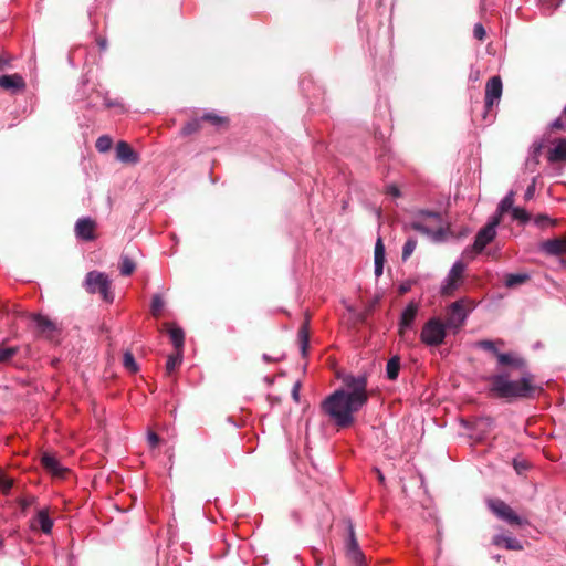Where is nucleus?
<instances>
[{"mask_svg": "<svg viewBox=\"0 0 566 566\" xmlns=\"http://www.w3.org/2000/svg\"><path fill=\"white\" fill-rule=\"evenodd\" d=\"M344 388L336 389L321 402V411L338 428H348L354 423V415L369 399L366 375H345Z\"/></svg>", "mask_w": 566, "mask_h": 566, "instance_id": "nucleus-1", "label": "nucleus"}, {"mask_svg": "<svg viewBox=\"0 0 566 566\" xmlns=\"http://www.w3.org/2000/svg\"><path fill=\"white\" fill-rule=\"evenodd\" d=\"M491 391L499 398H528L533 395V375L524 371L518 380H511L507 373H499L490 377Z\"/></svg>", "mask_w": 566, "mask_h": 566, "instance_id": "nucleus-2", "label": "nucleus"}, {"mask_svg": "<svg viewBox=\"0 0 566 566\" xmlns=\"http://www.w3.org/2000/svg\"><path fill=\"white\" fill-rule=\"evenodd\" d=\"M80 93L82 97L88 101V105L95 107L101 101L106 108H117L119 113H125L127 109L119 98H111L108 92L103 91L91 83L88 78L82 76Z\"/></svg>", "mask_w": 566, "mask_h": 566, "instance_id": "nucleus-3", "label": "nucleus"}, {"mask_svg": "<svg viewBox=\"0 0 566 566\" xmlns=\"http://www.w3.org/2000/svg\"><path fill=\"white\" fill-rule=\"evenodd\" d=\"M441 214L436 211L420 210L416 219L410 222V229L438 240L442 237Z\"/></svg>", "mask_w": 566, "mask_h": 566, "instance_id": "nucleus-4", "label": "nucleus"}, {"mask_svg": "<svg viewBox=\"0 0 566 566\" xmlns=\"http://www.w3.org/2000/svg\"><path fill=\"white\" fill-rule=\"evenodd\" d=\"M474 303L469 298H460L451 303L448 307V317L446 325L458 333L464 325L469 314L474 310Z\"/></svg>", "mask_w": 566, "mask_h": 566, "instance_id": "nucleus-5", "label": "nucleus"}, {"mask_svg": "<svg viewBox=\"0 0 566 566\" xmlns=\"http://www.w3.org/2000/svg\"><path fill=\"white\" fill-rule=\"evenodd\" d=\"M447 328L449 327L440 318L432 317L422 326L420 339L427 346L438 347L444 343Z\"/></svg>", "mask_w": 566, "mask_h": 566, "instance_id": "nucleus-6", "label": "nucleus"}, {"mask_svg": "<svg viewBox=\"0 0 566 566\" xmlns=\"http://www.w3.org/2000/svg\"><path fill=\"white\" fill-rule=\"evenodd\" d=\"M84 287L91 294L98 293L107 303H112L114 301V294L111 291V281L103 272H88L85 276Z\"/></svg>", "mask_w": 566, "mask_h": 566, "instance_id": "nucleus-7", "label": "nucleus"}, {"mask_svg": "<svg viewBox=\"0 0 566 566\" xmlns=\"http://www.w3.org/2000/svg\"><path fill=\"white\" fill-rule=\"evenodd\" d=\"M499 224L500 217L493 216L488 223L478 231L472 245L476 253H481L485 247L494 240Z\"/></svg>", "mask_w": 566, "mask_h": 566, "instance_id": "nucleus-8", "label": "nucleus"}, {"mask_svg": "<svg viewBox=\"0 0 566 566\" xmlns=\"http://www.w3.org/2000/svg\"><path fill=\"white\" fill-rule=\"evenodd\" d=\"M488 506L494 515L511 525H522L523 520L502 500L490 499Z\"/></svg>", "mask_w": 566, "mask_h": 566, "instance_id": "nucleus-9", "label": "nucleus"}, {"mask_svg": "<svg viewBox=\"0 0 566 566\" xmlns=\"http://www.w3.org/2000/svg\"><path fill=\"white\" fill-rule=\"evenodd\" d=\"M503 84L500 75L492 76L485 85V109L489 112L500 102Z\"/></svg>", "mask_w": 566, "mask_h": 566, "instance_id": "nucleus-10", "label": "nucleus"}, {"mask_svg": "<svg viewBox=\"0 0 566 566\" xmlns=\"http://www.w3.org/2000/svg\"><path fill=\"white\" fill-rule=\"evenodd\" d=\"M464 270H465V264L462 261H457L453 263L447 277L442 282V285H441L442 294L449 295L458 287V282L462 277Z\"/></svg>", "mask_w": 566, "mask_h": 566, "instance_id": "nucleus-11", "label": "nucleus"}, {"mask_svg": "<svg viewBox=\"0 0 566 566\" xmlns=\"http://www.w3.org/2000/svg\"><path fill=\"white\" fill-rule=\"evenodd\" d=\"M538 250L548 256L564 255L566 254V237L545 240L539 243Z\"/></svg>", "mask_w": 566, "mask_h": 566, "instance_id": "nucleus-12", "label": "nucleus"}, {"mask_svg": "<svg viewBox=\"0 0 566 566\" xmlns=\"http://www.w3.org/2000/svg\"><path fill=\"white\" fill-rule=\"evenodd\" d=\"M346 554L357 566H363L365 556L359 548L358 542L355 536L354 526L348 524V539L346 542Z\"/></svg>", "mask_w": 566, "mask_h": 566, "instance_id": "nucleus-13", "label": "nucleus"}, {"mask_svg": "<svg viewBox=\"0 0 566 566\" xmlns=\"http://www.w3.org/2000/svg\"><path fill=\"white\" fill-rule=\"evenodd\" d=\"M96 222L90 218H80L75 223V235L77 239L83 241H93L95 239Z\"/></svg>", "mask_w": 566, "mask_h": 566, "instance_id": "nucleus-14", "label": "nucleus"}, {"mask_svg": "<svg viewBox=\"0 0 566 566\" xmlns=\"http://www.w3.org/2000/svg\"><path fill=\"white\" fill-rule=\"evenodd\" d=\"M33 322L35 323L36 329L40 335L48 339H53L55 337V334L57 332L56 324L50 319L45 315L35 314L33 316Z\"/></svg>", "mask_w": 566, "mask_h": 566, "instance_id": "nucleus-15", "label": "nucleus"}, {"mask_svg": "<svg viewBox=\"0 0 566 566\" xmlns=\"http://www.w3.org/2000/svg\"><path fill=\"white\" fill-rule=\"evenodd\" d=\"M115 151L116 158L124 164L135 165L139 163V155L126 142H118Z\"/></svg>", "mask_w": 566, "mask_h": 566, "instance_id": "nucleus-16", "label": "nucleus"}, {"mask_svg": "<svg viewBox=\"0 0 566 566\" xmlns=\"http://www.w3.org/2000/svg\"><path fill=\"white\" fill-rule=\"evenodd\" d=\"M0 86L12 93H17L23 91L25 82L18 73L4 74L0 76Z\"/></svg>", "mask_w": 566, "mask_h": 566, "instance_id": "nucleus-17", "label": "nucleus"}, {"mask_svg": "<svg viewBox=\"0 0 566 566\" xmlns=\"http://www.w3.org/2000/svg\"><path fill=\"white\" fill-rule=\"evenodd\" d=\"M419 305L416 302H410L402 311L399 322V332L403 333L405 329L410 328L417 317Z\"/></svg>", "mask_w": 566, "mask_h": 566, "instance_id": "nucleus-18", "label": "nucleus"}, {"mask_svg": "<svg viewBox=\"0 0 566 566\" xmlns=\"http://www.w3.org/2000/svg\"><path fill=\"white\" fill-rule=\"evenodd\" d=\"M500 366H512L516 369L524 370L526 368L525 360L514 353H496Z\"/></svg>", "mask_w": 566, "mask_h": 566, "instance_id": "nucleus-19", "label": "nucleus"}, {"mask_svg": "<svg viewBox=\"0 0 566 566\" xmlns=\"http://www.w3.org/2000/svg\"><path fill=\"white\" fill-rule=\"evenodd\" d=\"M544 145L543 142H534L528 150V156L525 161V168L534 172L539 164V157Z\"/></svg>", "mask_w": 566, "mask_h": 566, "instance_id": "nucleus-20", "label": "nucleus"}, {"mask_svg": "<svg viewBox=\"0 0 566 566\" xmlns=\"http://www.w3.org/2000/svg\"><path fill=\"white\" fill-rule=\"evenodd\" d=\"M492 543L495 546L504 547L510 551H522L523 544L516 537L510 535L497 534L493 537Z\"/></svg>", "mask_w": 566, "mask_h": 566, "instance_id": "nucleus-21", "label": "nucleus"}, {"mask_svg": "<svg viewBox=\"0 0 566 566\" xmlns=\"http://www.w3.org/2000/svg\"><path fill=\"white\" fill-rule=\"evenodd\" d=\"M547 159L549 163L566 161V138H560L548 150Z\"/></svg>", "mask_w": 566, "mask_h": 566, "instance_id": "nucleus-22", "label": "nucleus"}, {"mask_svg": "<svg viewBox=\"0 0 566 566\" xmlns=\"http://www.w3.org/2000/svg\"><path fill=\"white\" fill-rule=\"evenodd\" d=\"M41 463L48 470L55 476H63L65 469L62 467V464L59 462V460L49 453H44L41 458Z\"/></svg>", "mask_w": 566, "mask_h": 566, "instance_id": "nucleus-23", "label": "nucleus"}, {"mask_svg": "<svg viewBox=\"0 0 566 566\" xmlns=\"http://www.w3.org/2000/svg\"><path fill=\"white\" fill-rule=\"evenodd\" d=\"M531 279L528 273H507L504 276V285L507 289H514L526 283Z\"/></svg>", "mask_w": 566, "mask_h": 566, "instance_id": "nucleus-24", "label": "nucleus"}, {"mask_svg": "<svg viewBox=\"0 0 566 566\" xmlns=\"http://www.w3.org/2000/svg\"><path fill=\"white\" fill-rule=\"evenodd\" d=\"M36 523L39 524L40 530L44 534H50L53 528V520L49 516L46 510H40L36 514Z\"/></svg>", "mask_w": 566, "mask_h": 566, "instance_id": "nucleus-25", "label": "nucleus"}, {"mask_svg": "<svg viewBox=\"0 0 566 566\" xmlns=\"http://www.w3.org/2000/svg\"><path fill=\"white\" fill-rule=\"evenodd\" d=\"M168 333L176 350L182 352L185 340L184 331L177 326H169Z\"/></svg>", "mask_w": 566, "mask_h": 566, "instance_id": "nucleus-26", "label": "nucleus"}, {"mask_svg": "<svg viewBox=\"0 0 566 566\" xmlns=\"http://www.w3.org/2000/svg\"><path fill=\"white\" fill-rule=\"evenodd\" d=\"M400 370V358L398 356L391 357L387 361L386 376L389 380H396Z\"/></svg>", "mask_w": 566, "mask_h": 566, "instance_id": "nucleus-27", "label": "nucleus"}, {"mask_svg": "<svg viewBox=\"0 0 566 566\" xmlns=\"http://www.w3.org/2000/svg\"><path fill=\"white\" fill-rule=\"evenodd\" d=\"M513 203H514V192L513 191H510L499 203V207H497V217L501 218V214L507 212V211H511L512 212V208L513 207Z\"/></svg>", "mask_w": 566, "mask_h": 566, "instance_id": "nucleus-28", "label": "nucleus"}, {"mask_svg": "<svg viewBox=\"0 0 566 566\" xmlns=\"http://www.w3.org/2000/svg\"><path fill=\"white\" fill-rule=\"evenodd\" d=\"M563 0H541V11L544 15H551L560 6Z\"/></svg>", "mask_w": 566, "mask_h": 566, "instance_id": "nucleus-29", "label": "nucleus"}, {"mask_svg": "<svg viewBox=\"0 0 566 566\" xmlns=\"http://www.w3.org/2000/svg\"><path fill=\"white\" fill-rule=\"evenodd\" d=\"M416 248H417V239L413 237L408 238L402 247V255H401L402 261H407L411 256V254L413 253Z\"/></svg>", "mask_w": 566, "mask_h": 566, "instance_id": "nucleus-30", "label": "nucleus"}, {"mask_svg": "<svg viewBox=\"0 0 566 566\" xmlns=\"http://www.w3.org/2000/svg\"><path fill=\"white\" fill-rule=\"evenodd\" d=\"M202 120L210 122L213 126H221L228 123L226 117H222L213 112H207L201 117Z\"/></svg>", "mask_w": 566, "mask_h": 566, "instance_id": "nucleus-31", "label": "nucleus"}, {"mask_svg": "<svg viewBox=\"0 0 566 566\" xmlns=\"http://www.w3.org/2000/svg\"><path fill=\"white\" fill-rule=\"evenodd\" d=\"M533 221H534V224L541 229L556 226V220L552 219L547 214H537L533 219Z\"/></svg>", "mask_w": 566, "mask_h": 566, "instance_id": "nucleus-32", "label": "nucleus"}, {"mask_svg": "<svg viewBox=\"0 0 566 566\" xmlns=\"http://www.w3.org/2000/svg\"><path fill=\"white\" fill-rule=\"evenodd\" d=\"M135 268H136V265L132 259H129L128 256L122 258L120 266H119V271H120L122 275H124V276L130 275L135 271Z\"/></svg>", "mask_w": 566, "mask_h": 566, "instance_id": "nucleus-33", "label": "nucleus"}, {"mask_svg": "<svg viewBox=\"0 0 566 566\" xmlns=\"http://www.w3.org/2000/svg\"><path fill=\"white\" fill-rule=\"evenodd\" d=\"M512 218L517 220L522 224L527 223L531 220V214L523 208L515 207L512 208Z\"/></svg>", "mask_w": 566, "mask_h": 566, "instance_id": "nucleus-34", "label": "nucleus"}, {"mask_svg": "<svg viewBox=\"0 0 566 566\" xmlns=\"http://www.w3.org/2000/svg\"><path fill=\"white\" fill-rule=\"evenodd\" d=\"M181 359H182V352L177 350L176 355L168 356V359L166 361L167 373H169V374L172 373L177 368V366L180 365Z\"/></svg>", "mask_w": 566, "mask_h": 566, "instance_id": "nucleus-35", "label": "nucleus"}, {"mask_svg": "<svg viewBox=\"0 0 566 566\" xmlns=\"http://www.w3.org/2000/svg\"><path fill=\"white\" fill-rule=\"evenodd\" d=\"M113 140L109 136L103 135L97 138L95 147L99 153H106L111 149Z\"/></svg>", "mask_w": 566, "mask_h": 566, "instance_id": "nucleus-36", "label": "nucleus"}, {"mask_svg": "<svg viewBox=\"0 0 566 566\" xmlns=\"http://www.w3.org/2000/svg\"><path fill=\"white\" fill-rule=\"evenodd\" d=\"M123 365L130 373H136L138 370V365L136 364L134 355L130 352L124 353Z\"/></svg>", "mask_w": 566, "mask_h": 566, "instance_id": "nucleus-37", "label": "nucleus"}, {"mask_svg": "<svg viewBox=\"0 0 566 566\" xmlns=\"http://www.w3.org/2000/svg\"><path fill=\"white\" fill-rule=\"evenodd\" d=\"M164 300L159 294H155L151 298L150 311L154 316H159L161 310L164 308Z\"/></svg>", "mask_w": 566, "mask_h": 566, "instance_id": "nucleus-38", "label": "nucleus"}, {"mask_svg": "<svg viewBox=\"0 0 566 566\" xmlns=\"http://www.w3.org/2000/svg\"><path fill=\"white\" fill-rule=\"evenodd\" d=\"M18 354V347L0 346V363H8Z\"/></svg>", "mask_w": 566, "mask_h": 566, "instance_id": "nucleus-39", "label": "nucleus"}, {"mask_svg": "<svg viewBox=\"0 0 566 566\" xmlns=\"http://www.w3.org/2000/svg\"><path fill=\"white\" fill-rule=\"evenodd\" d=\"M200 128V120L199 119H192L188 122L181 129V134L184 136L191 135L196 133Z\"/></svg>", "mask_w": 566, "mask_h": 566, "instance_id": "nucleus-40", "label": "nucleus"}, {"mask_svg": "<svg viewBox=\"0 0 566 566\" xmlns=\"http://www.w3.org/2000/svg\"><path fill=\"white\" fill-rule=\"evenodd\" d=\"M476 347L481 348L483 350L491 352L493 355L496 356V353H500L497 348L495 347V342L490 339H483L476 343Z\"/></svg>", "mask_w": 566, "mask_h": 566, "instance_id": "nucleus-41", "label": "nucleus"}, {"mask_svg": "<svg viewBox=\"0 0 566 566\" xmlns=\"http://www.w3.org/2000/svg\"><path fill=\"white\" fill-rule=\"evenodd\" d=\"M385 244L381 238H378L375 244L374 250V260H384L385 261Z\"/></svg>", "mask_w": 566, "mask_h": 566, "instance_id": "nucleus-42", "label": "nucleus"}, {"mask_svg": "<svg viewBox=\"0 0 566 566\" xmlns=\"http://www.w3.org/2000/svg\"><path fill=\"white\" fill-rule=\"evenodd\" d=\"M298 338H300V342H301L302 352H303V354H305L306 347H307V344H308V333H307L306 325H303L300 328V331H298Z\"/></svg>", "mask_w": 566, "mask_h": 566, "instance_id": "nucleus-43", "label": "nucleus"}, {"mask_svg": "<svg viewBox=\"0 0 566 566\" xmlns=\"http://www.w3.org/2000/svg\"><path fill=\"white\" fill-rule=\"evenodd\" d=\"M13 485V481L8 478L4 473L0 478V491L3 493H8Z\"/></svg>", "mask_w": 566, "mask_h": 566, "instance_id": "nucleus-44", "label": "nucleus"}, {"mask_svg": "<svg viewBox=\"0 0 566 566\" xmlns=\"http://www.w3.org/2000/svg\"><path fill=\"white\" fill-rule=\"evenodd\" d=\"M485 29L481 23H476L473 28V35L478 40H483L485 36Z\"/></svg>", "mask_w": 566, "mask_h": 566, "instance_id": "nucleus-45", "label": "nucleus"}, {"mask_svg": "<svg viewBox=\"0 0 566 566\" xmlns=\"http://www.w3.org/2000/svg\"><path fill=\"white\" fill-rule=\"evenodd\" d=\"M535 184H536V178H533L532 184L525 190V193H524L525 200H530L533 198V196L535 193Z\"/></svg>", "mask_w": 566, "mask_h": 566, "instance_id": "nucleus-46", "label": "nucleus"}, {"mask_svg": "<svg viewBox=\"0 0 566 566\" xmlns=\"http://www.w3.org/2000/svg\"><path fill=\"white\" fill-rule=\"evenodd\" d=\"M147 440H148V443L151 448H155L157 447V444L159 443V437L157 433L155 432H148L147 434Z\"/></svg>", "mask_w": 566, "mask_h": 566, "instance_id": "nucleus-47", "label": "nucleus"}, {"mask_svg": "<svg viewBox=\"0 0 566 566\" xmlns=\"http://www.w3.org/2000/svg\"><path fill=\"white\" fill-rule=\"evenodd\" d=\"M384 263H385L384 260H374L375 275L377 277L380 276L384 272Z\"/></svg>", "mask_w": 566, "mask_h": 566, "instance_id": "nucleus-48", "label": "nucleus"}, {"mask_svg": "<svg viewBox=\"0 0 566 566\" xmlns=\"http://www.w3.org/2000/svg\"><path fill=\"white\" fill-rule=\"evenodd\" d=\"M300 390H301V384L300 381L295 382L292 388V398L298 402L300 401Z\"/></svg>", "mask_w": 566, "mask_h": 566, "instance_id": "nucleus-49", "label": "nucleus"}, {"mask_svg": "<svg viewBox=\"0 0 566 566\" xmlns=\"http://www.w3.org/2000/svg\"><path fill=\"white\" fill-rule=\"evenodd\" d=\"M387 193L392 196V197H395V198L400 197V190L395 185H390V186L387 187Z\"/></svg>", "mask_w": 566, "mask_h": 566, "instance_id": "nucleus-50", "label": "nucleus"}, {"mask_svg": "<svg viewBox=\"0 0 566 566\" xmlns=\"http://www.w3.org/2000/svg\"><path fill=\"white\" fill-rule=\"evenodd\" d=\"M492 423H493V420L489 417L480 418L475 421V426L491 427Z\"/></svg>", "mask_w": 566, "mask_h": 566, "instance_id": "nucleus-51", "label": "nucleus"}, {"mask_svg": "<svg viewBox=\"0 0 566 566\" xmlns=\"http://www.w3.org/2000/svg\"><path fill=\"white\" fill-rule=\"evenodd\" d=\"M4 67H13V65L10 64V57L7 55H0V70Z\"/></svg>", "mask_w": 566, "mask_h": 566, "instance_id": "nucleus-52", "label": "nucleus"}, {"mask_svg": "<svg viewBox=\"0 0 566 566\" xmlns=\"http://www.w3.org/2000/svg\"><path fill=\"white\" fill-rule=\"evenodd\" d=\"M551 127L554 129H564L565 125L562 118H556L552 122Z\"/></svg>", "mask_w": 566, "mask_h": 566, "instance_id": "nucleus-53", "label": "nucleus"}, {"mask_svg": "<svg viewBox=\"0 0 566 566\" xmlns=\"http://www.w3.org/2000/svg\"><path fill=\"white\" fill-rule=\"evenodd\" d=\"M410 289H411V283L410 282H403L399 286V293L400 294H405V293L409 292Z\"/></svg>", "mask_w": 566, "mask_h": 566, "instance_id": "nucleus-54", "label": "nucleus"}, {"mask_svg": "<svg viewBox=\"0 0 566 566\" xmlns=\"http://www.w3.org/2000/svg\"><path fill=\"white\" fill-rule=\"evenodd\" d=\"M97 44L102 51H105L107 49V40L105 38H98Z\"/></svg>", "mask_w": 566, "mask_h": 566, "instance_id": "nucleus-55", "label": "nucleus"}, {"mask_svg": "<svg viewBox=\"0 0 566 566\" xmlns=\"http://www.w3.org/2000/svg\"><path fill=\"white\" fill-rule=\"evenodd\" d=\"M262 359H263L265 363L273 361V359H272L268 354H263Z\"/></svg>", "mask_w": 566, "mask_h": 566, "instance_id": "nucleus-56", "label": "nucleus"}, {"mask_svg": "<svg viewBox=\"0 0 566 566\" xmlns=\"http://www.w3.org/2000/svg\"><path fill=\"white\" fill-rule=\"evenodd\" d=\"M520 468L525 469L526 467L524 464H518L517 462H515V469L520 471Z\"/></svg>", "mask_w": 566, "mask_h": 566, "instance_id": "nucleus-57", "label": "nucleus"}, {"mask_svg": "<svg viewBox=\"0 0 566 566\" xmlns=\"http://www.w3.org/2000/svg\"><path fill=\"white\" fill-rule=\"evenodd\" d=\"M493 558H494L496 562H500L501 556H500V555H495V556H493Z\"/></svg>", "mask_w": 566, "mask_h": 566, "instance_id": "nucleus-58", "label": "nucleus"}, {"mask_svg": "<svg viewBox=\"0 0 566 566\" xmlns=\"http://www.w3.org/2000/svg\"><path fill=\"white\" fill-rule=\"evenodd\" d=\"M563 114H564V116L566 117V106H565V107H564V109H563Z\"/></svg>", "mask_w": 566, "mask_h": 566, "instance_id": "nucleus-59", "label": "nucleus"}]
</instances>
